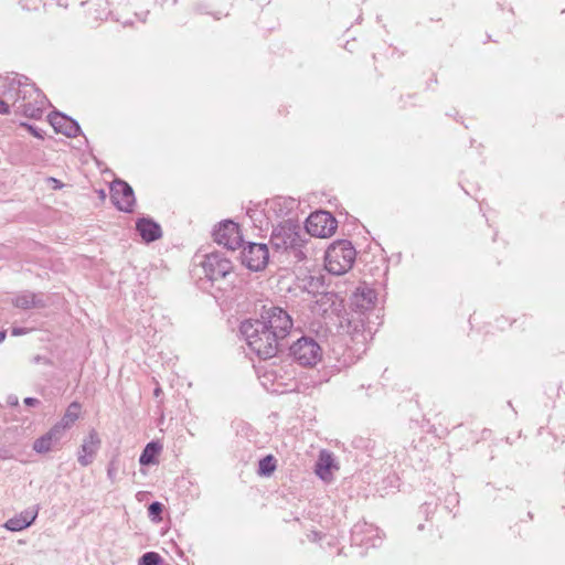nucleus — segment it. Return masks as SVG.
<instances>
[{
    "label": "nucleus",
    "mask_w": 565,
    "mask_h": 565,
    "mask_svg": "<svg viewBox=\"0 0 565 565\" xmlns=\"http://www.w3.org/2000/svg\"><path fill=\"white\" fill-rule=\"evenodd\" d=\"M269 242L276 252L288 254L296 263L307 257L301 226L290 217L274 226Z\"/></svg>",
    "instance_id": "1"
},
{
    "label": "nucleus",
    "mask_w": 565,
    "mask_h": 565,
    "mask_svg": "<svg viewBox=\"0 0 565 565\" xmlns=\"http://www.w3.org/2000/svg\"><path fill=\"white\" fill-rule=\"evenodd\" d=\"M255 328L253 329V326H247V331H249V334H255L260 329V332L264 333L266 331H270L271 338L270 340H279L280 342L285 343L287 335L290 333L294 322L289 313L277 306L270 305V306H263L260 318L259 319H253Z\"/></svg>",
    "instance_id": "2"
},
{
    "label": "nucleus",
    "mask_w": 565,
    "mask_h": 565,
    "mask_svg": "<svg viewBox=\"0 0 565 565\" xmlns=\"http://www.w3.org/2000/svg\"><path fill=\"white\" fill-rule=\"evenodd\" d=\"M201 266L206 280L217 290H226L233 285V264L222 253L212 252L206 254Z\"/></svg>",
    "instance_id": "3"
},
{
    "label": "nucleus",
    "mask_w": 565,
    "mask_h": 565,
    "mask_svg": "<svg viewBox=\"0 0 565 565\" xmlns=\"http://www.w3.org/2000/svg\"><path fill=\"white\" fill-rule=\"evenodd\" d=\"M0 90L2 97L8 102V106L15 108L22 100H26L36 95V99L42 97V92L31 83L24 75L13 73L0 79Z\"/></svg>",
    "instance_id": "4"
},
{
    "label": "nucleus",
    "mask_w": 565,
    "mask_h": 565,
    "mask_svg": "<svg viewBox=\"0 0 565 565\" xmlns=\"http://www.w3.org/2000/svg\"><path fill=\"white\" fill-rule=\"evenodd\" d=\"M247 326H254V320H245L241 323L239 331L244 339L246 340L247 345L249 349L259 358L263 360H267L270 358H274L279 351L282 350V348L286 347V343L280 342L279 340H270L271 333L270 331H266V333L260 332V329L256 331L255 334H249V331L247 332Z\"/></svg>",
    "instance_id": "5"
},
{
    "label": "nucleus",
    "mask_w": 565,
    "mask_h": 565,
    "mask_svg": "<svg viewBox=\"0 0 565 565\" xmlns=\"http://www.w3.org/2000/svg\"><path fill=\"white\" fill-rule=\"evenodd\" d=\"M355 256V248L350 241H337L326 250L324 267L332 275H343L353 266Z\"/></svg>",
    "instance_id": "6"
},
{
    "label": "nucleus",
    "mask_w": 565,
    "mask_h": 565,
    "mask_svg": "<svg viewBox=\"0 0 565 565\" xmlns=\"http://www.w3.org/2000/svg\"><path fill=\"white\" fill-rule=\"evenodd\" d=\"M292 360L301 366H316L322 359L320 344L311 337H301L289 348Z\"/></svg>",
    "instance_id": "7"
},
{
    "label": "nucleus",
    "mask_w": 565,
    "mask_h": 565,
    "mask_svg": "<svg viewBox=\"0 0 565 565\" xmlns=\"http://www.w3.org/2000/svg\"><path fill=\"white\" fill-rule=\"evenodd\" d=\"M242 264L252 271L264 270L269 262V249L266 244L249 242L241 252Z\"/></svg>",
    "instance_id": "8"
},
{
    "label": "nucleus",
    "mask_w": 565,
    "mask_h": 565,
    "mask_svg": "<svg viewBox=\"0 0 565 565\" xmlns=\"http://www.w3.org/2000/svg\"><path fill=\"white\" fill-rule=\"evenodd\" d=\"M305 227L307 234L311 236L329 237L335 232L338 222L331 213L316 211L307 217Z\"/></svg>",
    "instance_id": "9"
},
{
    "label": "nucleus",
    "mask_w": 565,
    "mask_h": 565,
    "mask_svg": "<svg viewBox=\"0 0 565 565\" xmlns=\"http://www.w3.org/2000/svg\"><path fill=\"white\" fill-rule=\"evenodd\" d=\"M214 241L227 249L235 250L243 246V235L237 223L232 220L222 221L213 231Z\"/></svg>",
    "instance_id": "10"
},
{
    "label": "nucleus",
    "mask_w": 565,
    "mask_h": 565,
    "mask_svg": "<svg viewBox=\"0 0 565 565\" xmlns=\"http://www.w3.org/2000/svg\"><path fill=\"white\" fill-rule=\"evenodd\" d=\"M110 199L113 204L122 212L130 213L134 210L136 198L132 188L124 180H115L110 185Z\"/></svg>",
    "instance_id": "11"
},
{
    "label": "nucleus",
    "mask_w": 565,
    "mask_h": 565,
    "mask_svg": "<svg viewBox=\"0 0 565 565\" xmlns=\"http://www.w3.org/2000/svg\"><path fill=\"white\" fill-rule=\"evenodd\" d=\"M351 541L355 545L376 547L382 542L381 531L373 524L356 523L351 530Z\"/></svg>",
    "instance_id": "12"
},
{
    "label": "nucleus",
    "mask_w": 565,
    "mask_h": 565,
    "mask_svg": "<svg viewBox=\"0 0 565 565\" xmlns=\"http://www.w3.org/2000/svg\"><path fill=\"white\" fill-rule=\"evenodd\" d=\"M298 207L296 199L290 196H275L265 203V214L268 218L288 217Z\"/></svg>",
    "instance_id": "13"
},
{
    "label": "nucleus",
    "mask_w": 565,
    "mask_h": 565,
    "mask_svg": "<svg viewBox=\"0 0 565 565\" xmlns=\"http://www.w3.org/2000/svg\"><path fill=\"white\" fill-rule=\"evenodd\" d=\"M102 440L98 433L92 429L88 435L83 439V444L77 452V461L82 467H87L93 463L99 448Z\"/></svg>",
    "instance_id": "14"
},
{
    "label": "nucleus",
    "mask_w": 565,
    "mask_h": 565,
    "mask_svg": "<svg viewBox=\"0 0 565 565\" xmlns=\"http://www.w3.org/2000/svg\"><path fill=\"white\" fill-rule=\"evenodd\" d=\"M375 301V290L366 285L358 287L350 298V305L352 309L361 313H365L366 311L373 309Z\"/></svg>",
    "instance_id": "15"
},
{
    "label": "nucleus",
    "mask_w": 565,
    "mask_h": 565,
    "mask_svg": "<svg viewBox=\"0 0 565 565\" xmlns=\"http://www.w3.org/2000/svg\"><path fill=\"white\" fill-rule=\"evenodd\" d=\"M49 121L56 132L74 138L81 134V127L76 120L60 111L49 115Z\"/></svg>",
    "instance_id": "16"
},
{
    "label": "nucleus",
    "mask_w": 565,
    "mask_h": 565,
    "mask_svg": "<svg viewBox=\"0 0 565 565\" xmlns=\"http://www.w3.org/2000/svg\"><path fill=\"white\" fill-rule=\"evenodd\" d=\"M65 433L60 429V426H53L47 433L36 438L33 443V450L38 454H46L55 449Z\"/></svg>",
    "instance_id": "17"
},
{
    "label": "nucleus",
    "mask_w": 565,
    "mask_h": 565,
    "mask_svg": "<svg viewBox=\"0 0 565 565\" xmlns=\"http://www.w3.org/2000/svg\"><path fill=\"white\" fill-rule=\"evenodd\" d=\"M324 280L326 277L321 274L319 275H310L303 279V289L309 294L321 295V302L331 301L333 303V298L335 297L334 292H328L324 290ZM319 302V300H317Z\"/></svg>",
    "instance_id": "18"
},
{
    "label": "nucleus",
    "mask_w": 565,
    "mask_h": 565,
    "mask_svg": "<svg viewBox=\"0 0 565 565\" xmlns=\"http://www.w3.org/2000/svg\"><path fill=\"white\" fill-rule=\"evenodd\" d=\"M136 230L146 243H152L162 236L160 224L150 217L138 218Z\"/></svg>",
    "instance_id": "19"
},
{
    "label": "nucleus",
    "mask_w": 565,
    "mask_h": 565,
    "mask_svg": "<svg viewBox=\"0 0 565 565\" xmlns=\"http://www.w3.org/2000/svg\"><path fill=\"white\" fill-rule=\"evenodd\" d=\"M47 103L46 97L42 94V97L36 99V95L32 98L22 100L20 105L14 108L15 113H22L24 116L30 118H40L42 116L45 104Z\"/></svg>",
    "instance_id": "20"
},
{
    "label": "nucleus",
    "mask_w": 565,
    "mask_h": 565,
    "mask_svg": "<svg viewBox=\"0 0 565 565\" xmlns=\"http://www.w3.org/2000/svg\"><path fill=\"white\" fill-rule=\"evenodd\" d=\"M333 468H337L333 454L321 450L315 465L316 475L323 481H329L332 478Z\"/></svg>",
    "instance_id": "21"
},
{
    "label": "nucleus",
    "mask_w": 565,
    "mask_h": 565,
    "mask_svg": "<svg viewBox=\"0 0 565 565\" xmlns=\"http://www.w3.org/2000/svg\"><path fill=\"white\" fill-rule=\"evenodd\" d=\"M12 303L14 307L23 310L45 307V300L42 294H35L28 290L17 295L12 299Z\"/></svg>",
    "instance_id": "22"
},
{
    "label": "nucleus",
    "mask_w": 565,
    "mask_h": 565,
    "mask_svg": "<svg viewBox=\"0 0 565 565\" xmlns=\"http://www.w3.org/2000/svg\"><path fill=\"white\" fill-rule=\"evenodd\" d=\"M82 405L78 402H72L64 415L62 416L61 420L55 424V426H60V429L63 433H66L67 429H70L75 422L79 418Z\"/></svg>",
    "instance_id": "23"
},
{
    "label": "nucleus",
    "mask_w": 565,
    "mask_h": 565,
    "mask_svg": "<svg viewBox=\"0 0 565 565\" xmlns=\"http://www.w3.org/2000/svg\"><path fill=\"white\" fill-rule=\"evenodd\" d=\"M162 450V446L159 441H150L143 448L140 457L139 463L141 466H150L157 463V458Z\"/></svg>",
    "instance_id": "24"
},
{
    "label": "nucleus",
    "mask_w": 565,
    "mask_h": 565,
    "mask_svg": "<svg viewBox=\"0 0 565 565\" xmlns=\"http://www.w3.org/2000/svg\"><path fill=\"white\" fill-rule=\"evenodd\" d=\"M276 469V460L271 455L262 458L258 462V475L270 476Z\"/></svg>",
    "instance_id": "25"
},
{
    "label": "nucleus",
    "mask_w": 565,
    "mask_h": 565,
    "mask_svg": "<svg viewBox=\"0 0 565 565\" xmlns=\"http://www.w3.org/2000/svg\"><path fill=\"white\" fill-rule=\"evenodd\" d=\"M28 526H30V521H23L19 515L9 519L4 524V527L11 532L22 531Z\"/></svg>",
    "instance_id": "26"
},
{
    "label": "nucleus",
    "mask_w": 565,
    "mask_h": 565,
    "mask_svg": "<svg viewBox=\"0 0 565 565\" xmlns=\"http://www.w3.org/2000/svg\"><path fill=\"white\" fill-rule=\"evenodd\" d=\"M162 561L158 553L147 552L139 558L138 565H160Z\"/></svg>",
    "instance_id": "27"
},
{
    "label": "nucleus",
    "mask_w": 565,
    "mask_h": 565,
    "mask_svg": "<svg viewBox=\"0 0 565 565\" xmlns=\"http://www.w3.org/2000/svg\"><path fill=\"white\" fill-rule=\"evenodd\" d=\"M162 510H163V504L158 501H154L149 504L148 514L151 518V520L159 521V520H161L160 515L162 513Z\"/></svg>",
    "instance_id": "28"
},
{
    "label": "nucleus",
    "mask_w": 565,
    "mask_h": 565,
    "mask_svg": "<svg viewBox=\"0 0 565 565\" xmlns=\"http://www.w3.org/2000/svg\"><path fill=\"white\" fill-rule=\"evenodd\" d=\"M117 471H118V466H117V463H116V461H115V460H111V461L108 463V467H107V477H108V479H109L111 482H115V481H116Z\"/></svg>",
    "instance_id": "29"
},
{
    "label": "nucleus",
    "mask_w": 565,
    "mask_h": 565,
    "mask_svg": "<svg viewBox=\"0 0 565 565\" xmlns=\"http://www.w3.org/2000/svg\"><path fill=\"white\" fill-rule=\"evenodd\" d=\"M19 516L23 521H30V525H31L38 516V510H26V511L22 512Z\"/></svg>",
    "instance_id": "30"
},
{
    "label": "nucleus",
    "mask_w": 565,
    "mask_h": 565,
    "mask_svg": "<svg viewBox=\"0 0 565 565\" xmlns=\"http://www.w3.org/2000/svg\"><path fill=\"white\" fill-rule=\"evenodd\" d=\"M45 183L49 188H51L53 190H60L64 186V183L62 181H60L58 179L53 178V177H47L45 179Z\"/></svg>",
    "instance_id": "31"
},
{
    "label": "nucleus",
    "mask_w": 565,
    "mask_h": 565,
    "mask_svg": "<svg viewBox=\"0 0 565 565\" xmlns=\"http://www.w3.org/2000/svg\"><path fill=\"white\" fill-rule=\"evenodd\" d=\"M324 535L321 532L311 531L307 534V539L311 542H319Z\"/></svg>",
    "instance_id": "32"
},
{
    "label": "nucleus",
    "mask_w": 565,
    "mask_h": 565,
    "mask_svg": "<svg viewBox=\"0 0 565 565\" xmlns=\"http://www.w3.org/2000/svg\"><path fill=\"white\" fill-rule=\"evenodd\" d=\"M433 511H434V507H433V504H431V503H427V502H425V503L420 507V510H419V512H420L422 514L426 515V518H427L430 513H433Z\"/></svg>",
    "instance_id": "33"
},
{
    "label": "nucleus",
    "mask_w": 565,
    "mask_h": 565,
    "mask_svg": "<svg viewBox=\"0 0 565 565\" xmlns=\"http://www.w3.org/2000/svg\"><path fill=\"white\" fill-rule=\"evenodd\" d=\"M0 114H1V115H8V114H10V108H9V106H8V102H6V100L3 99V97H2V98H0Z\"/></svg>",
    "instance_id": "34"
},
{
    "label": "nucleus",
    "mask_w": 565,
    "mask_h": 565,
    "mask_svg": "<svg viewBox=\"0 0 565 565\" xmlns=\"http://www.w3.org/2000/svg\"><path fill=\"white\" fill-rule=\"evenodd\" d=\"M28 332V329L26 328H22V327H13L11 329V334L13 337H19V335H23Z\"/></svg>",
    "instance_id": "35"
},
{
    "label": "nucleus",
    "mask_w": 565,
    "mask_h": 565,
    "mask_svg": "<svg viewBox=\"0 0 565 565\" xmlns=\"http://www.w3.org/2000/svg\"><path fill=\"white\" fill-rule=\"evenodd\" d=\"M24 404L30 407H34L40 404V401L35 397H26L24 398Z\"/></svg>",
    "instance_id": "36"
},
{
    "label": "nucleus",
    "mask_w": 565,
    "mask_h": 565,
    "mask_svg": "<svg viewBox=\"0 0 565 565\" xmlns=\"http://www.w3.org/2000/svg\"><path fill=\"white\" fill-rule=\"evenodd\" d=\"M20 3L22 6V8L28 9V10L36 8V2L35 1L32 2V6L29 4V0H21Z\"/></svg>",
    "instance_id": "37"
},
{
    "label": "nucleus",
    "mask_w": 565,
    "mask_h": 565,
    "mask_svg": "<svg viewBox=\"0 0 565 565\" xmlns=\"http://www.w3.org/2000/svg\"><path fill=\"white\" fill-rule=\"evenodd\" d=\"M149 14V11L142 12V13H136V18L141 22L145 23L147 20V17Z\"/></svg>",
    "instance_id": "38"
},
{
    "label": "nucleus",
    "mask_w": 565,
    "mask_h": 565,
    "mask_svg": "<svg viewBox=\"0 0 565 565\" xmlns=\"http://www.w3.org/2000/svg\"><path fill=\"white\" fill-rule=\"evenodd\" d=\"M33 362L34 363H41V362H45V363H49V360L44 356H41V355H36L33 358Z\"/></svg>",
    "instance_id": "39"
},
{
    "label": "nucleus",
    "mask_w": 565,
    "mask_h": 565,
    "mask_svg": "<svg viewBox=\"0 0 565 565\" xmlns=\"http://www.w3.org/2000/svg\"><path fill=\"white\" fill-rule=\"evenodd\" d=\"M448 503L450 504H457L458 503V498H457V494H452L449 497V499L447 500Z\"/></svg>",
    "instance_id": "40"
},
{
    "label": "nucleus",
    "mask_w": 565,
    "mask_h": 565,
    "mask_svg": "<svg viewBox=\"0 0 565 565\" xmlns=\"http://www.w3.org/2000/svg\"><path fill=\"white\" fill-rule=\"evenodd\" d=\"M6 337H7V331L0 330V343H2L6 340Z\"/></svg>",
    "instance_id": "41"
},
{
    "label": "nucleus",
    "mask_w": 565,
    "mask_h": 565,
    "mask_svg": "<svg viewBox=\"0 0 565 565\" xmlns=\"http://www.w3.org/2000/svg\"><path fill=\"white\" fill-rule=\"evenodd\" d=\"M161 393H162V390H161V387H160V386H157V387L154 388V391H153V395H154L156 397L160 396V394H161Z\"/></svg>",
    "instance_id": "42"
},
{
    "label": "nucleus",
    "mask_w": 565,
    "mask_h": 565,
    "mask_svg": "<svg viewBox=\"0 0 565 565\" xmlns=\"http://www.w3.org/2000/svg\"><path fill=\"white\" fill-rule=\"evenodd\" d=\"M29 129L31 130V132L35 136V137H39L41 138L42 136L40 135V132H38V130H35L32 126H29Z\"/></svg>",
    "instance_id": "43"
},
{
    "label": "nucleus",
    "mask_w": 565,
    "mask_h": 565,
    "mask_svg": "<svg viewBox=\"0 0 565 565\" xmlns=\"http://www.w3.org/2000/svg\"><path fill=\"white\" fill-rule=\"evenodd\" d=\"M9 403H10L11 405H18V397H17V396L9 397Z\"/></svg>",
    "instance_id": "44"
},
{
    "label": "nucleus",
    "mask_w": 565,
    "mask_h": 565,
    "mask_svg": "<svg viewBox=\"0 0 565 565\" xmlns=\"http://www.w3.org/2000/svg\"><path fill=\"white\" fill-rule=\"evenodd\" d=\"M131 24H132V23H131V21H129V20H127V21H124V22H122V25H124V26H128V25H131Z\"/></svg>",
    "instance_id": "45"
},
{
    "label": "nucleus",
    "mask_w": 565,
    "mask_h": 565,
    "mask_svg": "<svg viewBox=\"0 0 565 565\" xmlns=\"http://www.w3.org/2000/svg\"><path fill=\"white\" fill-rule=\"evenodd\" d=\"M424 529V525L423 524H419L418 525V530L422 531Z\"/></svg>",
    "instance_id": "46"
},
{
    "label": "nucleus",
    "mask_w": 565,
    "mask_h": 565,
    "mask_svg": "<svg viewBox=\"0 0 565 565\" xmlns=\"http://www.w3.org/2000/svg\"><path fill=\"white\" fill-rule=\"evenodd\" d=\"M167 0H161L162 3H164Z\"/></svg>",
    "instance_id": "47"
},
{
    "label": "nucleus",
    "mask_w": 565,
    "mask_h": 565,
    "mask_svg": "<svg viewBox=\"0 0 565 565\" xmlns=\"http://www.w3.org/2000/svg\"><path fill=\"white\" fill-rule=\"evenodd\" d=\"M178 0H173L174 3H177Z\"/></svg>",
    "instance_id": "48"
}]
</instances>
